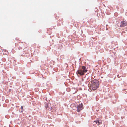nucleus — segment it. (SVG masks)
<instances>
[{
    "mask_svg": "<svg viewBox=\"0 0 127 127\" xmlns=\"http://www.w3.org/2000/svg\"><path fill=\"white\" fill-rule=\"evenodd\" d=\"M127 22L126 21H122L121 22L120 27H123L126 26L127 25Z\"/></svg>",
    "mask_w": 127,
    "mask_h": 127,
    "instance_id": "nucleus-4",
    "label": "nucleus"
},
{
    "mask_svg": "<svg viewBox=\"0 0 127 127\" xmlns=\"http://www.w3.org/2000/svg\"><path fill=\"white\" fill-rule=\"evenodd\" d=\"M88 70L86 69V67L84 66H83L82 67L81 69H79L76 72V74L78 75L79 74L80 75H84V73L87 71Z\"/></svg>",
    "mask_w": 127,
    "mask_h": 127,
    "instance_id": "nucleus-2",
    "label": "nucleus"
},
{
    "mask_svg": "<svg viewBox=\"0 0 127 127\" xmlns=\"http://www.w3.org/2000/svg\"><path fill=\"white\" fill-rule=\"evenodd\" d=\"M45 108L46 109V110H50V105L47 103L45 105Z\"/></svg>",
    "mask_w": 127,
    "mask_h": 127,
    "instance_id": "nucleus-5",
    "label": "nucleus"
},
{
    "mask_svg": "<svg viewBox=\"0 0 127 127\" xmlns=\"http://www.w3.org/2000/svg\"><path fill=\"white\" fill-rule=\"evenodd\" d=\"M99 86L98 81L97 80H94L91 82L90 86V89L95 90Z\"/></svg>",
    "mask_w": 127,
    "mask_h": 127,
    "instance_id": "nucleus-1",
    "label": "nucleus"
},
{
    "mask_svg": "<svg viewBox=\"0 0 127 127\" xmlns=\"http://www.w3.org/2000/svg\"><path fill=\"white\" fill-rule=\"evenodd\" d=\"M94 122H95L98 125H99L100 124H101V121L100 122L99 120L98 119L96 121H94Z\"/></svg>",
    "mask_w": 127,
    "mask_h": 127,
    "instance_id": "nucleus-6",
    "label": "nucleus"
},
{
    "mask_svg": "<svg viewBox=\"0 0 127 127\" xmlns=\"http://www.w3.org/2000/svg\"><path fill=\"white\" fill-rule=\"evenodd\" d=\"M125 33V32H122V33Z\"/></svg>",
    "mask_w": 127,
    "mask_h": 127,
    "instance_id": "nucleus-8",
    "label": "nucleus"
},
{
    "mask_svg": "<svg viewBox=\"0 0 127 127\" xmlns=\"http://www.w3.org/2000/svg\"><path fill=\"white\" fill-rule=\"evenodd\" d=\"M23 106H21V109H23Z\"/></svg>",
    "mask_w": 127,
    "mask_h": 127,
    "instance_id": "nucleus-7",
    "label": "nucleus"
},
{
    "mask_svg": "<svg viewBox=\"0 0 127 127\" xmlns=\"http://www.w3.org/2000/svg\"><path fill=\"white\" fill-rule=\"evenodd\" d=\"M84 108L83 107V104L81 103L77 107L78 111H80L82 110Z\"/></svg>",
    "mask_w": 127,
    "mask_h": 127,
    "instance_id": "nucleus-3",
    "label": "nucleus"
}]
</instances>
